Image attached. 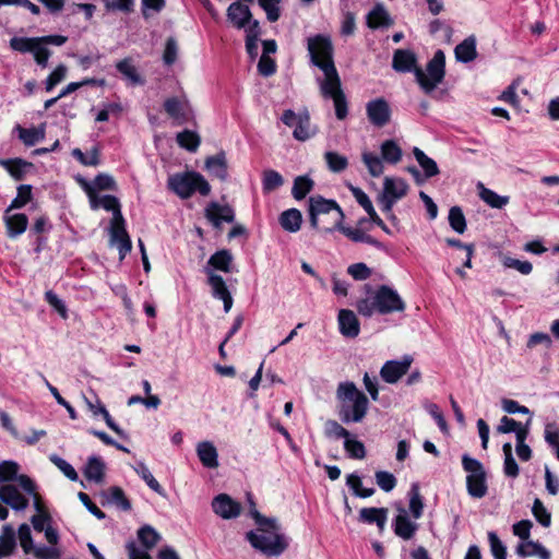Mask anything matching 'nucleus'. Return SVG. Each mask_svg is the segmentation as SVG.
<instances>
[{"label": "nucleus", "mask_w": 559, "mask_h": 559, "mask_svg": "<svg viewBox=\"0 0 559 559\" xmlns=\"http://www.w3.org/2000/svg\"><path fill=\"white\" fill-rule=\"evenodd\" d=\"M19 464L13 461L0 462V484L11 481L19 478Z\"/></svg>", "instance_id": "nucleus-56"}, {"label": "nucleus", "mask_w": 559, "mask_h": 559, "mask_svg": "<svg viewBox=\"0 0 559 559\" xmlns=\"http://www.w3.org/2000/svg\"><path fill=\"white\" fill-rule=\"evenodd\" d=\"M302 215L297 209H289L284 211L280 216V224L282 228L289 233H296L300 229Z\"/></svg>", "instance_id": "nucleus-34"}, {"label": "nucleus", "mask_w": 559, "mask_h": 559, "mask_svg": "<svg viewBox=\"0 0 559 559\" xmlns=\"http://www.w3.org/2000/svg\"><path fill=\"white\" fill-rule=\"evenodd\" d=\"M177 143L189 152H195L201 143L200 135L191 130H183L177 134Z\"/></svg>", "instance_id": "nucleus-45"}, {"label": "nucleus", "mask_w": 559, "mask_h": 559, "mask_svg": "<svg viewBox=\"0 0 559 559\" xmlns=\"http://www.w3.org/2000/svg\"><path fill=\"white\" fill-rule=\"evenodd\" d=\"M32 198V188L31 186H20L17 189V195L12 200L7 212H10L14 209L23 207Z\"/></svg>", "instance_id": "nucleus-58"}, {"label": "nucleus", "mask_w": 559, "mask_h": 559, "mask_svg": "<svg viewBox=\"0 0 559 559\" xmlns=\"http://www.w3.org/2000/svg\"><path fill=\"white\" fill-rule=\"evenodd\" d=\"M361 160L368 169L371 177H380L384 173L383 159L372 152L364 151Z\"/></svg>", "instance_id": "nucleus-40"}, {"label": "nucleus", "mask_w": 559, "mask_h": 559, "mask_svg": "<svg viewBox=\"0 0 559 559\" xmlns=\"http://www.w3.org/2000/svg\"><path fill=\"white\" fill-rule=\"evenodd\" d=\"M233 254L229 250L223 249L212 254L207 264L215 270L228 273L231 270Z\"/></svg>", "instance_id": "nucleus-38"}, {"label": "nucleus", "mask_w": 559, "mask_h": 559, "mask_svg": "<svg viewBox=\"0 0 559 559\" xmlns=\"http://www.w3.org/2000/svg\"><path fill=\"white\" fill-rule=\"evenodd\" d=\"M413 362V357L405 355L401 360H388L380 369L381 379L389 383L395 384L407 373Z\"/></svg>", "instance_id": "nucleus-11"}, {"label": "nucleus", "mask_w": 559, "mask_h": 559, "mask_svg": "<svg viewBox=\"0 0 559 559\" xmlns=\"http://www.w3.org/2000/svg\"><path fill=\"white\" fill-rule=\"evenodd\" d=\"M205 168L211 175L218 178L219 180H226L228 171L225 152H219L214 156L207 157L205 160Z\"/></svg>", "instance_id": "nucleus-26"}, {"label": "nucleus", "mask_w": 559, "mask_h": 559, "mask_svg": "<svg viewBox=\"0 0 559 559\" xmlns=\"http://www.w3.org/2000/svg\"><path fill=\"white\" fill-rule=\"evenodd\" d=\"M284 179L282 175L273 169L263 173L262 186L265 192H271L283 186Z\"/></svg>", "instance_id": "nucleus-51"}, {"label": "nucleus", "mask_w": 559, "mask_h": 559, "mask_svg": "<svg viewBox=\"0 0 559 559\" xmlns=\"http://www.w3.org/2000/svg\"><path fill=\"white\" fill-rule=\"evenodd\" d=\"M307 48L311 62L323 72V79L332 78L333 72L334 75H338L333 61V45L330 37L324 35L309 37Z\"/></svg>", "instance_id": "nucleus-5"}, {"label": "nucleus", "mask_w": 559, "mask_h": 559, "mask_svg": "<svg viewBox=\"0 0 559 559\" xmlns=\"http://www.w3.org/2000/svg\"><path fill=\"white\" fill-rule=\"evenodd\" d=\"M109 243L117 247L120 260L131 251L132 242L126 230V222L109 226Z\"/></svg>", "instance_id": "nucleus-16"}, {"label": "nucleus", "mask_w": 559, "mask_h": 559, "mask_svg": "<svg viewBox=\"0 0 559 559\" xmlns=\"http://www.w3.org/2000/svg\"><path fill=\"white\" fill-rule=\"evenodd\" d=\"M324 159L328 165V168L333 173H342L348 166L347 157L336 152H325Z\"/></svg>", "instance_id": "nucleus-47"}, {"label": "nucleus", "mask_w": 559, "mask_h": 559, "mask_svg": "<svg viewBox=\"0 0 559 559\" xmlns=\"http://www.w3.org/2000/svg\"><path fill=\"white\" fill-rule=\"evenodd\" d=\"M334 74V72L332 73ZM320 92L323 97L332 98L335 107V116L344 120L348 115L346 96L342 90L340 75L328 79H319Z\"/></svg>", "instance_id": "nucleus-9"}, {"label": "nucleus", "mask_w": 559, "mask_h": 559, "mask_svg": "<svg viewBox=\"0 0 559 559\" xmlns=\"http://www.w3.org/2000/svg\"><path fill=\"white\" fill-rule=\"evenodd\" d=\"M37 41H40L38 37H13L10 40V47L20 52H32Z\"/></svg>", "instance_id": "nucleus-54"}, {"label": "nucleus", "mask_w": 559, "mask_h": 559, "mask_svg": "<svg viewBox=\"0 0 559 559\" xmlns=\"http://www.w3.org/2000/svg\"><path fill=\"white\" fill-rule=\"evenodd\" d=\"M107 501L116 504L120 509L128 511L131 509V503L124 496L123 490L120 487H111L108 491Z\"/></svg>", "instance_id": "nucleus-53"}, {"label": "nucleus", "mask_w": 559, "mask_h": 559, "mask_svg": "<svg viewBox=\"0 0 559 559\" xmlns=\"http://www.w3.org/2000/svg\"><path fill=\"white\" fill-rule=\"evenodd\" d=\"M333 213V229L338 225L340 222H343L345 218L344 212L340 207V205L333 200H326L322 197H311L309 199V215H310V224L312 227L318 226V216L322 214ZM329 231L332 228L328 229Z\"/></svg>", "instance_id": "nucleus-10"}, {"label": "nucleus", "mask_w": 559, "mask_h": 559, "mask_svg": "<svg viewBox=\"0 0 559 559\" xmlns=\"http://www.w3.org/2000/svg\"><path fill=\"white\" fill-rule=\"evenodd\" d=\"M417 528L418 525L408 519L406 511L404 509H401L400 513L395 518L394 533L399 537L408 540L414 536Z\"/></svg>", "instance_id": "nucleus-25"}, {"label": "nucleus", "mask_w": 559, "mask_h": 559, "mask_svg": "<svg viewBox=\"0 0 559 559\" xmlns=\"http://www.w3.org/2000/svg\"><path fill=\"white\" fill-rule=\"evenodd\" d=\"M88 201H90V205H91L92 210H98L102 207V209L112 213L110 226L124 223V218L121 213L120 203L116 197L98 195L97 192H95L93 195H91Z\"/></svg>", "instance_id": "nucleus-12"}, {"label": "nucleus", "mask_w": 559, "mask_h": 559, "mask_svg": "<svg viewBox=\"0 0 559 559\" xmlns=\"http://www.w3.org/2000/svg\"><path fill=\"white\" fill-rule=\"evenodd\" d=\"M503 455H504V463H503V472L507 477L515 478L519 475V466L515 462L513 454H512V445L511 443L507 442L502 447Z\"/></svg>", "instance_id": "nucleus-46"}, {"label": "nucleus", "mask_w": 559, "mask_h": 559, "mask_svg": "<svg viewBox=\"0 0 559 559\" xmlns=\"http://www.w3.org/2000/svg\"><path fill=\"white\" fill-rule=\"evenodd\" d=\"M207 274V283L212 288V294L214 298L221 299L224 304L225 312H228L233 307V297L226 286L224 278L214 273L213 270H205Z\"/></svg>", "instance_id": "nucleus-15"}, {"label": "nucleus", "mask_w": 559, "mask_h": 559, "mask_svg": "<svg viewBox=\"0 0 559 559\" xmlns=\"http://www.w3.org/2000/svg\"><path fill=\"white\" fill-rule=\"evenodd\" d=\"M138 538L145 548L144 550L148 551L159 543L162 536L153 526L144 525L139 528Z\"/></svg>", "instance_id": "nucleus-43"}, {"label": "nucleus", "mask_w": 559, "mask_h": 559, "mask_svg": "<svg viewBox=\"0 0 559 559\" xmlns=\"http://www.w3.org/2000/svg\"><path fill=\"white\" fill-rule=\"evenodd\" d=\"M477 189L479 198L492 209H503L510 202L508 195H499L493 190L486 188L481 182H478Z\"/></svg>", "instance_id": "nucleus-30"}, {"label": "nucleus", "mask_w": 559, "mask_h": 559, "mask_svg": "<svg viewBox=\"0 0 559 559\" xmlns=\"http://www.w3.org/2000/svg\"><path fill=\"white\" fill-rule=\"evenodd\" d=\"M227 17L236 27L242 28L250 21L251 12L246 4L233 2L227 9Z\"/></svg>", "instance_id": "nucleus-28"}, {"label": "nucleus", "mask_w": 559, "mask_h": 559, "mask_svg": "<svg viewBox=\"0 0 559 559\" xmlns=\"http://www.w3.org/2000/svg\"><path fill=\"white\" fill-rule=\"evenodd\" d=\"M501 263L508 269H514L523 275H528L533 271V265L528 261H521L507 255L501 257Z\"/></svg>", "instance_id": "nucleus-55"}, {"label": "nucleus", "mask_w": 559, "mask_h": 559, "mask_svg": "<svg viewBox=\"0 0 559 559\" xmlns=\"http://www.w3.org/2000/svg\"><path fill=\"white\" fill-rule=\"evenodd\" d=\"M281 120L285 126L293 129V136L297 141H308L318 133V128L311 123L310 115L307 110L295 112L292 109H286Z\"/></svg>", "instance_id": "nucleus-8"}, {"label": "nucleus", "mask_w": 559, "mask_h": 559, "mask_svg": "<svg viewBox=\"0 0 559 559\" xmlns=\"http://www.w3.org/2000/svg\"><path fill=\"white\" fill-rule=\"evenodd\" d=\"M197 455L204 467L216 468L218 467V453L217 449L211 441H201L195 448Z\"/></svg>", "instance_id": "nucleus-22"}, {"label": "nucleus", "mask_w": 559, "mask_h": 559, "mask_svg": "<svg viewBox=\"0 0 559 559\" xmlns=\"http://www.w3.org/2000/svg\"><path fill=\"white\" fill-rule=\"evenodd\" d=\"M164 108L170 118L178 120L180 123L186 122L192 114L191 106L186 97L167 98Z\"/></svg>", "instance_id": "nucleus-17"}, {"label": "nucleus", "mask_w": 559, "mask_h": 559, "mask_svg": "<svg viewBox=\"0 0 559 559\" xmlns=\"http://www.w3.org/2000/svg\"><path fill=\"white\" fill-rule=\"evenodd\" d=\"M392 67L397 72L413 71L420 88L429 94L444 79L445 57L443 51L438 50L428 62L426 71H424L421 68L416 67V56L413 51L397 49L393 55Z\"/></svg>", "instance_id": "nucleus-2"}, {"label": "nucleus", "mask_w": 559, "mask_h": 559, "mask_svg": "<svg viewBox=\"0 0 559 559\" xmlns=\"http://www.w3.org/2000/svg\"><path fill=\"white\" fill-rule=\"evenodd\" d=\"M0 500L15 511H23L28 506V499L14 485L0 487Z\"/></svg>", "instance_id": "nucleus-20"}, {"label": "nucleus", "mask_w": 559, "mask_h": 559, "mask_svg": "<svg viewBox=\"0 0 559 559\" xmlns=\"http://www.w3.org/2000/svg\"><path fill=\"white\" fill-rule=\"evenodd\" d=\"M381 158L389 164H397L401 162L403 152L394 140H385L380 146Z\"/></svg>", "instance_id": "nucleus-35"}, {"label": "nucleus", "mask_w": 559, "mask_h": 559, "mask_svg": "<svg viewBox=\"0 0 559 559\" xmlns=\"http://www.w3.org/2000/svg\"><path fill=\"white\" fill-rule=\"evenodd\" d=\"M388 520L385 508H362L359 512V521L368 524L376 523L380 531H383Z\"/></svg>", "instance_id": "nucleus-27"}, {"label": "nucleus", "mask_w": 559, "mask_h": 559, "mask_svg": "<svg viewBox=\"0 0 559 559\" xmlns=\"http://www.w3.org/2000/svg\"><path fill=\"white\" fill-rule=\"evenodd\" d=\"M407 191L408 185L404 179L394 177L384 178L381 194L399 201L406 195Z\"/></svg>", "instance_id": "nucleus-24"}, {"label": "nucleus", "mask_w": 559, "mask_h": 559, "mask_svg": "<svg viewBox=\"0 0 559 559\" xmlns=\"http://www.w3.org/2000/svg\"><path fill=\"white\" fill-rule=\"evenodd\" d=\"M134 472L145 481V484L156 493L164 496V489L150 472L144 462H138L133 466Z\"/></svg>", "instance_id": "nucleus-44"}, {"label": "nucleus", "mask_w": 559, "mask_h": 559, "mask_svg": "<svg viewBox=\"0 0 559 559\" xmlns=\"http://www.w3.org/2000/svg\"><path fill=\"white\" fill-rule=\"evenodd\" d=\"M7 233L10 238H15L23 234L28 224V219L25 214H12L5 215L4 217Z\"/></svg>", "instance_id": "nucleus-32"}, {"label": "nucleus", "mask_w": 559, "mask_h": 559, "mask_svg": "<svg viewBox=\"0 0 559 559\" xmlns=\"http://www.w3.org/2000/svg\"><path fill=\"white\" fill-rule=\"evenodd\" d=\"M335 395L340 403L338 416L343 423L362 421L368 413L369 400L354 382H340Z\"/></svg>", "instance_id": "nucleus-3"}, {"label": "nucleus", "mask_w": 559, "mask_h": 559, "mask_svg": "<svg viewBox=\"0 0 559 559\" xmlns=\"http://www.w3.org/2000/svg\"><path fill=\"white\" fill-rule=\"evenodd\" d=\"M366 114L371 124L382 128L391 120V109L388 102L380 97L366 104Z\"/></svg>", "instance_id": "nucleus-13"}, {"label": "nucleus", "mask_w": 559, "mask_h": 559, "mask_svg": "<svg viewBox=\"0 0 559 559\" xmlns=\"http://www.w3.org/2000/svg\"><path fill=\"white\" fill-rule=\"evenodd\" d=\"M72 156L84 166H97L99 164V153L96 147H93L88 155H85L80 148H74Z\"/></svg>", "instance_id": "nucleus-59"}, {"label": "nucleus", "mask_w": 559, "mask_h": 559, "mask_svg": "<svg viewBox=\"0 0 559 559\" xmlns=\"http://www.w3.org/2000/svg\"><path fill=\"white\" fill-rule=\"evenodd\" d=\"M0 166L3 167L8 173L15 179L21 180L24 178L26 168L31 167L32 164L21 158L14 159H0Z\"/></svg>", "instance_id": "nucleus-39"}, {"label": "nucleus", "mask_w": 559, "mask_h": 559, "mask_svg": "<svg viewBox=\"0 0 559 559\" xmlns=\"http://www.w3.org/2000/svg\"><path fill=\"white\" fill-rule=\"evenodd\" d=\"M338 330L341 334L348 338H355L360 332L359 321L354 311L342 309L337 317Z\"/></svg>", "instance_id": "nucleus-19"}, {"label": "nucleus", "mask_w": 559, "mask_h": 559, "mask_svg": "<svg viewBox=\"0 0 559 559\" xmlns=\"http://www.w3.org/2000/svg\"><path fill=\"white\" fill-rule=\"evenodd\" d=\"M15 532L11 525H4L0 534V559L10 556L15 549Z\"/></svg>", "instance_id": "nucleus-37"}, {"label": "nucleus", "mask_w": 559, "mask_h": 559, "mask_svg": "<svg viewBox=\"0 0 559 559\" xmlns=\"http://www.w3.org/2000/svg\"><path fill=\"white\" fill-rule=\"evenodd\" d=\"M344 448L353 459L361 460L366 456V449L362 442L354 439H345Z\"/></svg>", "instance_id": "nucleus-62"}, {"label": "nucleus", "mask_w": 559, "mask_h": 559, "mask_svg": "<svg viewBox=\"0 0 559 559\" xmlns=\"http://www.w3.org/2000/svg\"><path fill=\"white\" fill-rule=\"evenodd\" d=\"M393 24L383 5H376L367 15V25L370 28L389 27Z\"/></svg>", "instance_id": "nucleus-31"}, {"label": "nucleus", "mask_w": 559, "mask_h": 559, "mask_svg": "<svg viewBox=\"0 0 559 559\" xmlns=\"http://www.w3.org/2000/svg\"><path fill=\"white\" fill-rule=\"evenodd\" d=\"M516 554L520 557H538L539 559H550V552L539 543L531 539L520 543L516 547Z\"/></svg>", "instance_id": "nucleus-29"}, {"label": "nucleus", "mask_w": 559, "mask_h": 559, "mask_svg": "<svg viewBox=\"0 0 559 559\" xmlns=\"http://www.w3.org/2000/svg\"><path fill=\"white\" fill-rule=\"evenodd\" d=\"M462 465L467 473L466 487L469 496L483 498L487 493L486 472L483 464L467 454L462 456Z\"/></svg>", "instance_id": "nucleus-7"}, {"label": "nucleus", "mask_w": 559, "mask_h": 559, "mask_svg": "<svg viewBox=\"0 0 559 559\" xmlns=\"http://www.w3.org/2000/svg\"><path fill=\"white\" fill-rule=\"evenodd\" d=\"M250 514L254 519L257 528L246 534L250 545L266 557H278L288 548V540L282 533V527L276 518L263 516L248 495Z\"/></svg>", "instance_id": "nucleus-1"}, {"label": "nucleus", "mask_w": 559, "mask_h": 559, "mask_svg": "<svg viewBox=\"0 0 559 559\" xmlns=\"http://www.w3.org/2000/svg\"><path fill=\"white\" fill-rule=\"evenodd\" d=\"M533 515L535 519L545 527H548L551 522L550 513L544 507L539 499H535L532 508Z\"/></svg>", "instance_id": "nucleus-64"}, {"label": "nucleus", "mask_w": 559, "mask_h": 559, "mask_svg": "<svg viewBox=\"0 0 559 559\" xmlns=\"http://www.w3.org/2000/svg\"><path fill=\"white\" fill-rule=\"evenodd\" d=\"M348 188L355 200L368 213V215L370 216L371 214H374L376 210L369 197L358 187L348 185Z\"/></svg>", "instance_id": "nucleus-57"}, {"label": "nucleus", "mask_w": 559, "mask_h": 559, "mask_svg": "<svg viewBox=\"0 0 559 559\" xmlns=\"http://www.w3.org/2000/svg\"><path fill=\"white\" fill-rule=\"evenodd\" d=\"M334 229L340 230L347 238H349L350 240H353L355 242H365V243L371 245L378 249L383 248V245L380 241H378L376 238H373L372 236L365 233L359 227H355V228L347 227V226L343 225V222H340L338 225H336V227Z\"/></svg>", "instance_id": "nucleus-23"}, {"label": "nucleus", "mask_w": 559, "mask_h": 559, "mask_svg": "<svg viewBox=\"0 0 559 559\" xmlns=\"http://www.w3.org/2000/svg\"><path fill=\"white\" fill-rule=\"evenodd\" d=\"M212 509L224 520L236 519L241 513V506L226 493L217 495L212 501Z\"/></svg>", "instance_id": "nucleus-14"}, {"label": "nucleus", "mask_w": 559, "mask_h": 559, "mask_svg": "<svg viewBox=\"0 0 559 559\" xmlns=\"http://www.w3.org/2000/svg\"><path fill=\"white\" fill-rule=\"evenodd\" d=\"M409 511L416 520L423 515L424 502L417 484H413L409 491Z\"/></svg>", "instance_id": "nucleus-49"}, {"label": "nucleus", "mask_w": 559, "mask_h": 559, "mask_svg": "<svg viewBox=\"0 0 559 559\" xmlns=\"http://www.w3.org/2000/svg\"><path fill=\"white\" fill-rule=\"evenodd\" d=\"M205 217L215 228H219L223 222L233 223L235 214L229 205L211 202L205 209Z\"/></svg>", "instance_id": "nucleus-18"}, {"label": "nucleus", "mask_w": 559, "mask_h": 559, "mask_svg": "<svg viewBox=\"0 0 559 559\" xmlns=\"http://www.w3.org/2000/svg\"><path fill=\"white\" fill-rule=\"evenodd\" d=\"M405 302L399 293L386 286L378 287L369 296L359 299L356 308L359 314L370 318L374 313L388 314L405 310Z\"/></svg>", "instance_id": "nucleus-4"}, {"label": "nucleus", "mask_w": 559, "mask_h": 559, "mask_svg": "<svg viewBox=\"0 0 559 559\" xmlns=\"http://www.w3.org/2000/svg\"><path fill=\"white\" fill-rule=\"evenodd\" d=\"M168 188L181 199L190 198L194 191L207 195L211 187L205 178L194 171L174 174L168 178Z\"/></svg>", "instance_id": "nucleus-6"}, {"label": "nucleus", "mask_w": 559, "mask_h": 559, "mask_svg": "<svg viewBox=\"0 0 559 559\" xmlns=\"http://www.w3.org/2000/svg\"><path fill=\"white\" fill-rule=\"evenodd\" d=\"M15 129L19 133L20 140L26 146H33L37 142L45 139V124H41L38 128H29V129H25V128H22L21 126H16Z\"/></svg>", "instance_id": "nucleus-36"}, {"label": "nucleus", "mask_w": 559, "mask_h": 559, "mask_svg": "<svg viewBox=\"0 0 559 559\" xmlns=\"http://www.w3.org/2000/svg\"><path fill=\"white\" fill-rule=\"evenodd\" d=\"M449 224L451 228L463 234L466 229V219L460 206H452L449 211Z\"/></svg>", "instance_id": "nucleus-52"}, {"label": "nucleus", "mask_w": 559, "mask_h": 559, "mask_svg": "<svg viewBox=\"0 0 559 559\" xmlns=\"http://www.w3.org/2000/svg\"><path fill=\"white\" fill-rule=\"evenodd\" d=\"M377 485L385 492H390L396 486V478L393 474L384 471L376 473Z\"/></svg>", "instance_id": "nucleus-63"}, {"label": "nucleus", "mask_w": 559, "mask_h": 559, "mask_svg": "<svg viewBox=\"0 0 559 559\" xmlns=\"http://www.w3.org/2000/svg\"><path fill=\"white\" fill-rule=\"evenodd\" d=\"M313 188V181L307 176H299L294 180L292 193L296 200H302Z\"/></svg>", "instance_id": "nucleus-48"}, {"label": "nucleus", "mask_w": 559, "mask_h": 559, "mask_svg": "<svg viewBox=\"0 0 559 559\" xmlns=\"http://www.w3.org/2000/svg\"><path fill=\"white\" fill-rule=\"evenodd\" d=\"M282 0H258L260 7L265 11L267 20L275 22L281 16L280 3Z\"/></svg>", "instance_id": "nucleus-61"}, {"label": "nucleus", "mask_w": 559, "mask_h": 559, "mask_svg": "<svg viewBox=\"0 0 559 559\" xmlns=\"http://www.w3.org/2000/svg\"><path fill=\"white\" fill-rule=\"evenodd\" d=\"M116 69L119 73L128 81V83L132 86L144 85L145 80L138 71L133 59L127 57L116 63Z\"/></svg>", "instance_id": "nucleus-21"}, {"label": "nucleus", "mask_w": 559, "mask_h": 559, "mask_svg": "<svg viewBox=\"0 0 559 559\" xmlns=\"http://www.w3.org/2000/svg\"><path fill=\"white\" fill-rule=\"evenodd\" d=\"M104 462L99 457L92 456L88 459L87 464L85 466L84 476L88 480L102 483L104 479Z\"/></svg>", "instance_id": "nucleus-41"}, {"label": "nucleus", "mask_w": 559, "mask_h": 559, "mask_svg": "<svg viewBox=\"0 0 559 559\" xmlns=\"http://www.w3.org/2000/svg\"><path fill=\"white\" fill-rule=\"evenodd\" d=\"M19 540L23 551L28 555L35 546L33 544L31 527L27 524H21L19 527Z\"/></svg>", "instance_id": "nucleus-60"}, {"label": "nucleus", "mask_w": 559, "mask_h": 559, "mask_svg": "<svg viewBox=\"0 0 559 559\" xmlns=\"http://www.w3.org/2000/svg\"><path fill=\"white\" fill-rule=\"evenodd\" d=\"M17 481H19L20 486L22 487V489L26 493L33 496L34 506H35V509L37 510V512L38 513L45 512L43 509L41 502H40V498H39L38 493L36 492V486L34 484V481L26 475H20L17 478Z\"/></svg>", "instance_id": "nucleus-50"}, {"label": "nucleus", "mask_w": 559, "mask_h": 559, "mask_svg": "<svg viewBox=\"0 0 559 559\" xmlns=\"http://www.w3.org/2000/svg\"><path fill=\"white\" fill-rule=\"evenodd\" d=\"M413 154L419 166L423 168L426 178L435 177L440 173L437 163L427 156L420 148L414 147Z\"/></svg>", "instance_id": "nucleus-42"}, {"label": "nucleus", "mask_w": 559, "mask_h": 559, "mask_svg": "<svg viewBox=\"0 0 559 559\" xmlns=\"http://www.w3.org/2000/svg\"><path fill=\"white\" fill-rule=\"evenodd\" d=\"M455 58L461 62H471L477 57L476 39L474 36L465 38L455 47Z\"/></svg>", "instance_id": "nucleus-33"}]
</instances>
